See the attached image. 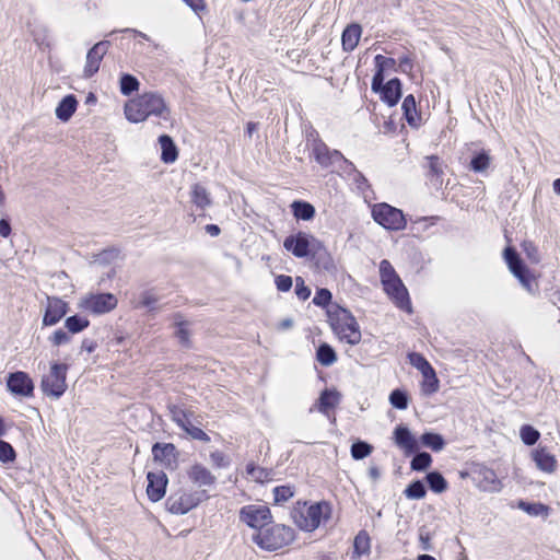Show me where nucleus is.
<instances>
[{
  "mask_svg": "<svg viewBox=\"0 0 560 560\" xmlns=\"http://www.w3.org/2000/svg\"><path fill=\"white\" fill-rule=\"evenodd\" d=\"M125 116L130 122H142L150 117L159 118L158 124H171V110L163 96L156 92H145L125 104Z\"/></svg>",
  "mask_w": 560,
  "mask_h": 560,
  "instance_id": "1",
  "label": "nucleus"
},
{
  "mask_svg": "<svg viewBox=\"0 0 560 560\" xmlns=\"http://www.w3.org/2000/svg\"><path fill=\"white\" fill-rule=\"evenodd\" d=\"M380 275L384 291L394 304L398 308L411 313L412 307L408 291L388 260L383 259L381 261Z\"/></svg>",
  "mask_w": 560,
  "mask_h": 560,
  "instance_id": "2",
  "label": "nucleus"
},
{
  "mask_svg": "<svg viewBox=\"0 0 560 560\" xmlns=\"http://www.w3.org/2000/svg\"><path fill=\"white\" fill-rule=\"evenodd\" d=\"M252 539L262 550L277 551L294 540V529L282 524H275L254 533Z\"/></svg>",
  "mask_w": 560,
  "mask_h": 560,
  "instance_id": "3",
  "label": "nucleus"
},
{
  "mask_svg": "<svg viewBox=\"0 0 560 560\" xmlns=\"http://www.w3.org/2000/svg\"><path fill=\"white\" fill-rule=\"evenodd\" d=\"M328 316L330 326L340 340H345L352 346L360 342L359 325L348 310L337 306L335 310L328 311Z\"/></svg>",
  "mask_w": 560,
  "mask_h": 560,
  "instance_id": "4",
  "label": "nucleus"
},
{
  "mask_svg": "<svg viewBox=\"0 0 560 560\" xmlns=\"http://www.w3.org/2000/svg\"><path fill=\"white\" fill-rule=\"evenodd\" d=\"M329 505L326 502H318L313 504L298 503L292 511V518L294 524L302 530H315L323 518L329 517Z\"/></svg>",
  "mask_w": 560,
  "mask_h": 560,
  "instance_id": "5",
  "label": "nucleus"
},
{
  "mask_svg": "<svg viewBox=\"0 0 560 560\" xmlns=\"http://www.w3.org/2000/svg\"><path fill=\"white\" fill-rule=\"evenodd\" d=\"M504 260L511 273L520 281L521 285L530 294L539 290L537 277L524 264L513 247H506L503 253Z\"/></svg>",
  "mask_w": 560,
  "mask_h": 560,
  "instance_id": "6",
  "label": "nucleus"
},
{
  "mask_svg": "<svg viewBox=\"0 0 560 560\" xmlns=\"http://www.w3.org/2000/svg\"><path fill=\"white\" fill-rule=\"evenodd\" d=\"M283 247L295 257L303 258L310 254H316L323 249V243L305 232L289 235L283 242Z\"/></svg>",
  "mask_w": 560,
  "mask_h": 560,
  "instance_id": "7",
  "label": "nucleus"
},
{
  "mask_svg": "<svg viewBox=\"0 0 560 560\" xmlns=\"http://www.w3.org/2000/svg\"><path fill=\"white\" fill-rule=\"evenodd\" d=\"M372 217L386 230L400 231L406 228V219L401 210L388 203H377L372 208Z\"/></svg>",
  "mask_w": 560,
  "mask_h": 560,
  "instance_id": "8",
  "label": "nucleus"
},
{
  "mask_svg": "<svg viewBox=\"0 0 560 560\" xmlns=\"http://www.w3.org/2000/svg\"><path fill=\"white\" fill-rule=\"evenodd\" d=\"M202 493L179 489L167 498L166 510L172 514H186L202 501Z\"/></svg>",
  "mask_w": 560,
  "mask_h": 560,
  "instance_id": "9",
  "label": "nucleus"
},
{
  "mask_svg": "<svg viewBox=\"0 0 560 560\" xmlns=\"http://www.w3.org/2000/svg\"><path fill=\"white\" fill-rule=\"evenodd\" d=\"M67 365L55 363L47 375L42 380L43 392L50 397L59 398L67 388Z\"/></svg>",
  "mask_w": 560,
  "mask_h": 560,
  "instance_id": "10",
  "label": "nucleus"
},
{
  "mask_svg": "<svg viewBox=\"0 0 560 560\" xmlns=\"http://www.w3.org/2000/svg\"><path fill=\"white\" fill-rule=\"evenodd\" d=\"M240 520L258 532L272 522V515L266 505L249 504L240 510Z\"/></svg>",
  "mask_w": 560,
  "mask_h": 560,
  "instance_id": "11",
  "label": "nucleus"
},
{
  "mask_svg": "<svg viewBox=\"0 0 560 560\" xmlns=\"http://www.w3.org/2000/svg\"><path fill=\"white\" fill-rule=\"evenodd\" d=\"M8 389L16 396L30 397L33 395L34 384L25 372H14L8 376Z\"/></svg>",
  "mask_w": 560,
  "mask_h": 560,
  "instance_id": "12",
  "label": "nucleus"
},
{
  "mask_svg": "<svg viewBox=\"0 0 560 560\" xmlns=\"http://www.w3.org/2000/svg\"><path fill=\"white\" fill-rule=\"evenodd\" d=\"M68 313V303L56 296H47L43 326L56 325Z\"/></svg>",
  "mask_w": 560,
  "mask_h": 560,
  "instance_id": "13",
  "label": "nucleus"
},
{
  "mask_svg": "<svg viewBox=\"0 0 560 560\" xmlns=\"http://www.w3.org/2000/svg\"><path fill=\"white\" fill-rule=\"evenodd\" d=\"M475 474L477 486L482 491L499 492L502 489V482L493 469L481 466Z\"/></svg>",
  "mask_w": 560,
  "mask_h": 560,
  "instance_id": "14",
  "label": "nucleus"
},
{
  "mask_svg": "<svg viewBox=\"0 0 560 560\" xmlns=\"http://www.w3.org/2000/svg\"><path fill=\"white\" fill-rule=\"evenodd\" d=\"M148 487L147 494L153 502L160 501L166 490L167 477L164 472H149L147 476Z\"/></svg>",
  "mask_w": 560,
  "mask_h": 560,
  "instance_id": "15",
  "label": "nucleus"
},
{
  "mask_svg": "<svg viewBox=\"0 0 560 560\" xmlns=\"http://www.w3.org/2000/svg\"><path fill=\"white\" fill-rule=\"evenodd\" d=\"M394 441L398 447L405 451L406 454L415 453L418 450V442L416 438L405 425L400 424L396 427L394 431Z\"/></svg>",
  "mask_w": 560,
  "mask_h": 560,
  "instance_id": "16",
  "label": "nucleus"
},
{
  "mask_svg": "<svg viewBox=\"0 0 560 560\" xmlns=\"http://www.w3.org/2000/svg\"><path fill=\"white\" fill-rule=\"evenodd\" d=\"M187 476L195 485L208 487L214 485L217 478L212 472L201 464H195L187 470Z\"/></svg>",
  "mask_w": 560,
  "mask_h": 560,
  "instance_id": "17",
  "label": "nucleus"
},
{
  "mask_svg": "<svg viewBox=\"0 0 560 560\" xmlns=\"http://www.w3.org/2000/svg\"><path fill=\"white\" fill-rule=\"evenodd\" d=\"M105 56L104 42L96 43L88 52L86 65L84 67L85 77H91L98 71L101 61Z\"/></svg>",
  "mask_w": 560,
  "mask_h": 560,
  "instance_id": "18",
  "label": "nucleus"
},
{
  "mask_svg": "<svg viewBox=\"0 0 560 560\" xmlns=\"http://www.w3.org/2000/svg\"><path fill=\"white\" fill-rule=\"evenodd\" d=\"M533 459L536 466L545 472L551 474L557 468L556 457L547 450V447H538L533 454Z\"/></svg>",
  "mask_w": 560,
  "mask_h": 560,
  "instance_id": "19",
  "label": "nucleus"
},
{
  "mask_svg": "<svg viewBox=\"0 0 560 560\" xmlns=\"http://www.w3.org/2000/svg\"><path fill=\"white\" fill-rule=\"evenodd\" d=\"M380 92L382 94V100L385 103H387L389 106L396 105L401 97V83L399 79H390L387 83L384 84Z\"/></svg>",
  "mask_w": 560,
  "mask_h": 560,
  "instance_id": "20",
  "label": "nucleus"
},
{
  "mask_svg": "<svg viewBox=\"0 0 560 560\" xmlns=\"http://www.w3.org/2000/svg\"><path fill=\"white\" fill-rule=\"evenodd\" d=\"M362 34V27L352 23L348 25L341 36L342 48L345 51H352L359 44L360 37Z\"/></svg>",
  "mask_w": 560,
  "mask_h": 560,
  "instance_id": "21",
  "label": "nucleus"
},
{
  "mask_svg": "<svg viewBox=\"0 0 560 560\" xmlns=\"http://www.w3.org/2000/svg\"><path fill=\"white\" fill-rule=\"evenodd\" d=\"M340 401V394L337 390L325 389L322 392L316 408L319 412L328 415Z\"/></svg>",
  "mask_w": 560,
  "mask_h": 560,
  "instance_id": "22",
  "label": "nucleus"
},
{
  "mask_svg": "<svg viewBox=\"0 0 560 560\" xmlns=\"http://www.w3.org/2000/svg\"><path fill=\"white\" fill-rule=\"evenodd\" d=\"M78 101L74 95L65 96L56 107V116L61 121H68L74 114Z\"/></svg>",
  "mask_w": 560,
  "mask_h": 560,
  "instance_id": "23",
  "label": "nucleus"
},
{
  "mask_svg": "<svg viewBox=\"0 0 560 560\" xmlns=\"http://www.w3.org/2000/svg\"><path fill=\"white\" fill-rule=\"evenodd\" d=\"M31 35L33 37V40L36 43V45L40 49H46L51 47V36H50V30L45 24H35L31 28Z\"/></svg>",
  "mask_w": 560,
  "mask_h": 560,
  "instance_id": "24",
  "label": "nucleus"
},
{
  "mask_svg": "<svg viewBox=\"0 0 560 560\" xmlns=\"http://www.w3.org/2000/svg\"><path fill=\"white\" fill-rule=\"evenodd\" d=\"M404 117L411 127L420 125L421 116L417 112L416 100L413 95H407L401 105Z\"/></svg>",
  "mask_w": 560,
  "mask_h": 560,
  "instance_id": "25",
  "label": "nucleus"
},
{
  "mask_svg": "<svg viewBox=\"0 0 560 560\" xmlns=\"http://www.w3.org/2000/svg\"><path fill=\"white\" fill-rule=\"evenodd\" d=\"M159 143L162 149L161 160L164 163L175 162L178 156V152L173 139L167 135H162L159 137Z\"/></svg>",
  "mask_w": 560,
  "mask_h": 560,
  "instance_id": "26",
  "label": "nucleus"
},
{
  "mask_svg": "<svg viewBox=\"0 0 560 560\" xmlns=\"http://www.w3.org/2000/svg\"><path fill=\"white\" fill-rule=\"evenodd\" d=\"M428 176L432 183V185L436 188L441 187L443 184L442 175H443V164L440 159L435 155L428 156Z\"/></svg>",
  "mask_w": 560,
  "mask_h": 560,
  "instance_id": "27",
  "label": "nucleus"
},
{
  "mask_svg": "<svg viewBox=\"0 0 560 560\" xmlns=\"http://www.w3.org/2000/svg\"><path fill=\"white\" fill-rule=\"evenodd\" d=\"M80 307L95 314L105 312V294H90L80 302Z\"/></svg>",
  "mask_w": 560,
  "mask_h": 560,
  "instance_id": "28",
  "label": "nucleus"
},
{
  "mask_svg": "<svg viewBox=\"0 0 560 560\" xmlns=\"http://www.w3.org/2000/svg\"><path fill=\"white\" fill-rule=\"evenodd\" d=\"M191 202L199 209H206L211 205V197L209 191L200 184H195L190 191Z\"/></svg>",
  "mask_w": 560,
  "mask_h": 560,
  "instance_id": "29",
  "label": "nucleus"
},
{
  "mask_svg": "<svg viewBox=\"0 0 560 560\" xmlns=\"http://www.w3.org/2000/svg\"><path fill=\"white\" fill-rule=\"evenodd\" d=\"M330 150L322 140L315 139L312 144V153L316 162L323 167H329Z\"/></svg>",
  "mask_w": 560,
  "mask_h": 560,
  "instance_id": "30",
  "label": "nucleus"
},
{
  "mask_svg": "<svg viewBox=\"0 0 560 560\" xmlns=\"http://www.w3.org/2000/svg\"><path fill=\"white\" fill-rule=\"evenodd\" d=\"M293 215L299 220L308 221L315 215V208L306 201L295 200L291 203Z\"/></svg>",
  "mask_w": 560,
  "mask_h": 560,
  "instance_id": "31",
  "label": "nucleus"
},
{
  "mask_svg": "<svg viewBox=\"0 0 560 560\" xmlns=\"http://www.w3.org/2000/svg\"><path fill=\"white\" fill-rule=\"evenodd\" d=\"M422 374L421 390L424 395H432L439 390V378L433 368L428 369Z\"/></svg>",
  "mask_w": 560,
  "mask_h": 560,
  "instance_id": "32",
  "label": "nucleus"
},
{
  "mask_svg": "<svg viewBox=\"0 0 560 560\" xmlns=\"http://www.w3.org/2000/svg\"><path fill=\"white\" fill-rule=\"evenodd\" d=\"M371 550V539L365 530H360L354 537L353 541V556L361 557L369 555Z\"/></svg>",
  "mask_w": 560,
  "mask_h": 560,
  "instance_id": "33",
  "label": "nucleus"
},
{
  "mask_svg": "<svg viewBox=\"0 0 560 560\" xmlns=\"http://www.w3.org/2000/svg\"><path fill=\"white\" fill-rule=\"evenodd\" d=\"M317 361L324 366H330L337 361V354L331 346L322 343L316 351Z\"/></svg>",
  "mask_w": 560,
  "mask_h": 560,
  "instance_id": "34",
  "label": "nucleus"
},
{
  "mask_svg": "<svg viewBox=\"0 0 560 560\" xmlns=\"http://www.w3.org/2000/svg\"><path fill=\"white\" fill-rule=\"evenodd\" d=\"M421 442L425 447L434 452H440L444 448L445 441L442 435L433 432H425L421 435Z\"/></svg>",
  "mask_w": 560,
  "mask_h": 560,
  "instance_id": "35",
  "label": "nucleus"
},
{
  "mask_svg": "<svg viewBox=\"0 0 560 560\" xmlns=\"http://www.w3.org/2000/svg\"><path fill=\"white\" fill-rule=\"evenodd\" d=\"M425 479H427V482H428L430 489L433 492L442 493L447 488V482H446L445 478L438 471L429 472L427 475Z\"/></svg>",
  "mask_w": 560,
  "mask_h": 560,
  "instance_id": "36",
  "label": "nucleus"
},
{
  "mask_svg": "<svg viewBox=\"0 0 560 560\" xmlns=\"http://www.w3.org/2000/svg\"><path fill=\"white\" fill-rule=\"evenodd\" d=\"M373 452V446L364 441H357L351 445V456L355 460L363 459L370 456Z\"/></svg>",
  "mask_w": 560,
  "mask_h": 560,
  "instance_id": "37",
  "label": "nucleus"
},
{
  "mask_svg": "<svg viewBox=\"0 0 560 560\" xmlns=\"http://www.w3.org/2000/svg\"><path fill=\"white\" fill-rule=\"evenodd\" d=\"M119 89L121 94L130 95L131 93L138 91L139 81L136 77L125 73L120 77Z\"/></svg>",
  "mask_w": 560,
  "mask_h": 560,
  "instance_id": "38",
  "label": "nucleus"
},
{
  "mask_svg": "<svg viewBox=\"0 0 560 560\" xmlns=\"http://www.w3.org/2000/svg\"><path fill=\"white\" fill-rule=\"evenodd\" d=\"M89 326V320L82 316L73 315L66 319L65 327L70 334H78Z\"/></svg>",
  "mask_w": 560,
  "mask_h": 560,
  "instance_id": "39",
  "label": "nucleus"
},
{
  "mask_svg": "<svg viewBox=\"0 0 560 560\" xmlns=\"http://www.w3.org/2000/svg\"><path fill=\"white\" fill-rule=\"evenodd\" d=\"M491 162V156L487 151H481L470 161V168L476 173L485 172Z\"/></svg>",
  "mask_w": 560,
  "mask_h": 560,
  "instance_id": "40",
  "label": "nucleus"
},
{
  "mask_svg": "<svg viewBox=\"0 0 560 560\" xmlns=\"http://www.w3.org/2000/svg\"><path fill=\"white\" fill-rule=\"evenodd\" d=\"M427 490L422 481L411 482L404 491V494L411 500H419L425 497Z\"/></svg>",
  "mask_w": 560,
  "mask_h": 560,
  "instance_id": "41",
  "label": "nucleus"
},
{
  "mask_svg": "<svg viewBox=\"0 0 560 560\" xmlns=\"http://www.w3.org/2000/svg\"><path fill=\"white\" fill-rule=\"evenodd\" d=\"M124 260V255L119 248L116 247H107V265L110 262L114 264V267L110 271H107V278L112 277L116 273V268L121 266V261Z\"/></svg>",
  "mask_w": 560,
  "mask_h": 560,
  "instance_id": "42",
  "label": "nucleus"
},
{
  "mask_svg": "<svg viewBox=\"0 0 560 560\" xmlns=\"http://www.w3.org/2000/svg\"><path fill=\"white\" fill-rule=\"evenodd\" d=\"M431 463H432L431 455L427 452H421L413 456V458L410 463V466H411L412 470L423 471L428 467H430Z\"/></svg>",
  "mask_w": 560,
  "mask_h": 560,
  "instance_id": "43",
  "label": "nucleus"
},
{
  "mask_svg": "<svg viewBox=\"0 0 560 560\" xmlns=\"http://www.w3.org/2000/svg\"><path fill=\"white\" fill-rule=\"evenodd\" d=\"M175 446L171 443L161 444L155 443L152 447V454L154 459L163 460L174 455Z\"/></svg>",
  "mask_w": 560,
  "mask_h": 560,
  "instance_id": "44",
  "label": "nucleus"
},
{
  "mask_svg": "<svg viewBox=\"0 0 560 560\" xmlns=\"http://www.w3.org/2000/svg\"><path fill=\"white\" fill-rule=\"evenodd\" d=\"M518 508L533 516L548 515L549 510L548 506L542 503H527L525 501H520Z\"/></svg>",
  "mask_w": 560,
  "mask_h": 560,
  "instance_id": "45",
  "label": "nucleus"
},
{
  "mask_svg": "<svg viewBox=\"0 0 560 560\" xmlns=\"http://www.w3.org/2000/svg\"><path fill=\"white\" fill-rule=\"evenodd\" d=\"M520 435L526 445H534L540 438L539 431L529 424H524L521 428Z\"/></svg>",
  "mask_w": 560,
  "mask_h": 560,
  "instance_id": "46",
  "label": "nucleus"
},
{
  "mask_svg": "<svg viewBox=\"0 0 560 560\" xmlns=\"http://www.w3.org/2000/svg\"><path fill=\"white\" fill-rule=\"evenodd\" d=\"M316 258V265L324 270L330 271L335 268L331 256L327 253L325 246L318 253L312 254Z\"/></svg>",
  "mask_w": 560,
  "mask_h": 560,
  "instance_id": "47",
  "label": "nucleus"
},
{
  "mask_svg": "<svg viewBox=\"0 0 560 560\" xmlns=\"http://www.w3.org/2000/svg\"><path fill=\"white\" fill-rule=\"evenodd\" d=\"M522 249L532 264H538L541 259L538 247L532 241H524Z\"/></svg>",
  "mask_w": 560,
  "mask_h": 560,
  "instance_id": "48",
  "label": "nucleus"
},
{
  "mask_svg": "<svg viewBox=\"0 0 560 560\" xmlns=\"http://www.w3.org/2000/svg\"><path fill=\"white\" fill-rule=\"evenodd\" d=\"M294 494V490L290 486H278L273 489V500L280 504L287 502Z\"/></svg>",
  "mask_w": 560,
  "mask_h": 560,
  "instance_id": "49",
  "label": "nucleus"
},
{
  "mask_svg": "<svg viewBox=\"0 0 560 560\" xmlns=\"http://www.w3.org/2000/svg\"><path fill=\"white\" fill-rule=\"evenodd\" d=\"M390 404L397 409H406L408 407L407 394L400 389H395L389 395Z\"/></svg>",
  "mask_w": 560,
  "mask_h": 560,
  "instance_id": "50",
  "label": "nucleus"
},
{
  "mask_svg": "<svg viewBox=\"0 0 560 560\" xmlns=\"http://www.w3.org/2000/svg\"><path fill=\"white\" fill-rule=\"evenodd\" d=\"M409 362L412 366L419 370L421 373L425 372L428 369L432 368V365L428 362V360L420 353L412 352L408 355Z\"/></svg>",
  "mask_w": 560,
  "mask_h": 560,
  "instance_id": "51",
  "label": "nucleus"
},
{
  "mask_svg": "<svg viewBox=\"0 0 560 560\" xmlns=\"http://www.w3.org/2000/svg\"><path fill=\"white\" fill-rule=\"evenodd\" d=\"M15 459V451L12 445L3 440H0V462L10 463Z\"/></svg>",
  "mask_w": 560,
  "mask_h": 560,
  "instance_id": "52",
  "label": "nucleus"
},
{
  "mask_svg": "<svg viewBox=\"0 0 560 560\" xmlns=\"http://www.w3.org/2000/svg\"><path fill=\"white\" fill-rule=\"evenodd\" d=\"M69 331H65L63 329H57L50 337L49 341L52 346L59 347L61 345H66L70 342L71 337Z\"/></svg>",
  "mask_w": 560,
  "mask_h": 560,
  "instance_id": "53",
  "label": "nucleus"
},
{
  "mask_svg": "<svg viewBox=\"0 0 560 560\" xmlns=\"http://www.w3.org/2000/svg\"><path fill=\"white\" fill-rule=\"evenodd\" d=\"M331 300V293L327 289H319L315 293L313 303L317 306H326Z\"/></svg>",
  "mask_w": 560,
  "mask_h": 560,
  "instance_id": "54",
  "label": "nucleus"
},
{
  "mask_svg": "<svg viewBox=\"0 0 560 560\" xmlns=\"http://www.w3.org/2000/svg\"><path fill=\"white\" fill-rule=\"evenodd\" d=\"M295 294L302 301L307 300L311 295V290L305 285L301 277H296L295 279Z\"/></svg>",
  "mask_w": 560,
  "mask_h": 560,
  "instance_id": "55",
  "label": "nucleus"
},
{
  "mask_svg": "<svg viewBox=\"0 0 560 560\" xmlns=\"http://www.w3.org/2000/svg\"><path fill=\"white\" fill-rule=\"evenodd\" d=\"M186 433L194 440L202 441L205 443L210 442V436L200 428H197L192 424L187 427Z\"/></svg>",
  "mask_w": 560,
  "mask_h": 560,
  "instance_id": "56",
  "label": "nucleus"
},
{
  "mask_svg": "<svg viewBox=\"0 0 560 560\" xmlns=\"http://www.w3.org/2000/svg\"><path fill=\"white\" fill-rule=\"evenodd\" d=\"M336 164H340V168L342 170H346L342 165L352 166V163L345 159L338 150H332L329 154V166H334Z\"/></svg>",
  "mask_w": 560,
  "mask_h": 560,
  "instance_id": "57",
  "label": "nucleus"
},
{
  "mask_svg": "<svg viewBox=\"0 0 560 560\" xmlns=\"http://www.w3.org/2000/svg\"><path fill=\"white\" fill-rule=\"evenodd\" d=\"M156 303H158V298L155 296V294L153 292L145 291L141 294L140 306L147 307L151 311V310H154Z\"/></svg>",
  "mask_w": 560,
  "mask_h": 560,
  "instance_id": "58",
  "label": "nucleus"
},
{
  "mask_svg": "<svg viewBox=\"0 0 560 560\" xmlns=\"http://www.w3.org/2000/svg\"><path fill=\"white\" fill-rule=\"evenodd\" d=\"M175 336L177 337L178 341L185 346V347H188L189 346V331L188 329L186 328V324L185 323H179L178 324V328L177 330L175 331Z\"/></svg>",
  "mask_w": 560,
  "mask_h": 560,
  "instance_id": "59",
  "label": "nucleus"
},
{
  "mask_svg": "<svg viewBox=\"0 0 560 560\" xmlns=\"http://www.w3.org/2000/svg\"><path fill=\"white\" fill-rule=\"evenodd\" d=\"M431 539L432 536L430 532L425 530L424 528L419 530V544L422 550L429 551L432 549Z\"/></svg>",
  "mask_w": 560,
  "mask_h": 560,
  "instance_id": "60",
  "label": "nucleus"
},
{
  "mask_svg": "<svg viewBox=\"0 0 560 560\" xmlns=\"http://www.w3.org/2000/svg\"><path fill=\"white\" fill-rule=\"evenodd\" d=\"M277 289L287 292L292 288V278L290 276L280 275L276 278Z\"/></svg>",
  "mask_w": 560,
  "mask_h": 560,
  "instance_id": "61",
  "label": "nucleus"
},
{
  "mask_svg": "<svg viewBox=\"0 0 560 560\" xmlns=\"http://www.w3.org/2000/svg\"><path fill=\"white\" fill-rule=\"evenodd\" d=\"M210 458H211L212 464L214 466L219 467V468H223V467H226L229 465L228 458L220 451L212 452L210 454Z\"/></svg>",
  "mask_w": 560,
  "mask_h": 560,
  "instance_id": "62",
  "label": "nucleus"
},
{
  "mask_svg": "<svg viewBox=\"0 0 560 560\" xmlns=\"http://www.w3.org/2000/svg\"><path fill=\"white\" fill-rule=\"evenodd\" d=\"M195 13H200L206 11V2L205 0H183Z\"/></svg>",
  "mask_w": 560,
  "mask_h": 560,
  "instance_id": "63",
  "label": "nucleus"
},
{
  "mask_svg": "<svg viewBox=\"0 0 560 560\" xmlns=\"http://www.w3.org/2000/svg\"><path fill=\"white\" fill-rule=\"evenodd\" d=\"M383 81H384L383 70L377 69L376 73L374 74V77L372 79V90L375 92L381 91L382 88L384 86Z\"/></svg>",
  "mask_w": 560,
  "mask_h": 560,
  "instance_id": "64",
  "label": "nucleus"
}]
</instances>
